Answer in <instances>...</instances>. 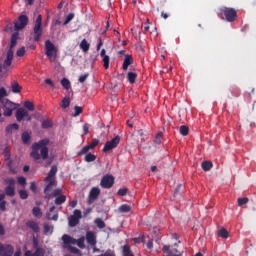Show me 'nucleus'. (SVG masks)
Returning a JSON list of instances; mask_svg holds the SVG:
<instances>
[{
    "label": "nucleus",
    "mask_w": 256,
    "mask_h": 256,
    "mask_svg": "<svg viewBox=\"0 0 256 256\" xmlns=\"http://www.w3.org/2000/svg\"><path fill=\"white\" fill-rule=\"evenodd\" d=\"M47 145H49V139L47 138L34 143L32 145V152L30 154V157H32V159H34L35 161H39L41 157L44 161L49 159V148H47Z\"/></svg>",
    "instance_id": "f257e3e1"
},
{
    "label": "nucleus",
    "mask_w": 256,
    "mask_h": 256,
    "mask_svg": "<svg viewBox=\"0 0 256 256\" xmlns=\"http://www.w3.org/2000/svg\"><path fill=\"white\" fill-rule=\"evenodd\" d=\"M55 175H57V166L54 165L51 167L48 175L44 179L45 183H48L44 189V193L46 195L45 199H51V194H49V191H51L52 187H57V180L55 179Z\"/></svg>",
    "instance_id": "f03ea898"
},
{
    "label": "nucleus",
    "mask_w": 256,
    "mask_h": 256,
    "mask_svg": "<svg viewBox=\"0 0 256 256\" xmlns=\"http://www.w3.org/2000/svg\"><path fill=\"white\" fill-rule=\"evenodd\" d=\"M17 39H19V32H15L11 36L10 48L7 52L6 59L4 60V63L2 66L3 69H8V67H11V63H13V55H14L13 48L15 47V45H17Z\"/></svg>",
    "instance_id": "7ed1b4c3"
},
{
    "label": "nucleus",
    "mask_w": 256,
    "mask_h": 256,
    "mask_svg": "<svg viewBox=\"0 0 256 256\" xmlns=\"http://www.w3.org/2000/svg\"><path fill=\"white\" fill-rule=\"evenodd\" d=\"M219 15L224 21L228 23H233L237 19V10L235 8L222 7L220 8Z\"/></svg>",
    "instance_id": "20e7f679"
},
{
    "label": "nucleus",
    "mask_w": 256,
    "mask_h": 256,
    "mask_svg": "<svg viewBox=\"0 0 256 256\" xmlns=\"http://www.w3.org/2000/svg\"><path fill=\"white\" fill-rule=\"evenodd\" d=\"M45 55L50 63L57 61V47H55V44L51 40L45 41Z\"/></svg>",
    "instance_id": "39448f33"
},
{
    "label": "nucleus",
    "mask_w": 256,
    "mask_h": 256,
    "mask_svg": "<svg viewBox=\"0 0 256 256\" xmlns=\"http://www.w3.org/2000/svg\"><path fill=\"white\" fill-rule=\"evenodd\" d=\"M179 243H174L173 245H164L162 251L164 256H183V249L179 248Z\"/></svg>",
    "instance_id": "423d86ee"
},
{
    "label": "nucleus",
    "mask_w": 256,
    "mask_h": 256,
    "mask_svg": "<svg viewBox=\"0 0 256 256\" xmlns=\"http://www.w3.org/2000/svg\"><path fill=\"white\" fill-rule=\"evenodd\" d=\"M62 241L65 245H77L80 249H85V236H82L77 240L69 236V234H64L62 236Z\"/></svg>",
    "instance_id": "0eeeda50"
},
{
    "label": "nucleus",
    "mask_w": 256,
    "mask_h": 256,
    "mask_svg": "<svg viewBox=\"0 0 256 256\" xmlns=\"http://www.w3.org/2000/svg\"><path fill=\"white\" fill-rule=\"evenodd\" d=\"M42 25H43V17L41 15H38L33 28V39L36 42H39L41 40V35H43Z\"/></svg>",
    "instance_id": "6e6552de"
},
{
    "label": "nucleus",
    "mask_w": 256,
    "mask_h": 256,
    "mask_svg": "<svg viewBox=\"0 0 256 256\" xmlns=\"http://www.w3.org/2000/svg\"><path fill=\"white\" fill-rule=\"evenodd\" d=\"M119 143H121V136L117 135L112 140L107 141L102 149L103 153H109V151H113V149H117L119 147Z\"/></svg>",
    "instance_id": "1a4fd4ad"
},
{
    "label": "nucleus",
    "mask_w": 256,
    "mask_h": 256,
    "mask_svg": "<svg viewBox=\"0 0 256 256\" xmlns=\"http://www.w3.org/2000/svg\"><path fill=\"white\" fill-rule=\"evenodd\" d=\"M29 25V17L27 15H20L18 20L14 22V31H23Z\"/></svg>",
    "instance_id": "9d476101"
},
{
    "label": "nucleus",
    "mask_w": 256,
    "mask_h": 256,
    "mask_svg": "<svg viewBox=\"0 0 256 256\" xmlns=\"http://www.w3.org/2000/svg\"><path fill=\"white\" fill-rule=\"evenodd\" d=\"M115 185V177L111 174H106L102 177L101 182H100V187L102 189H111Z\"/></svg>",
    "instance_id": "9b49d317"
},
{
    "label": "nucleus",
    "mask_w": 256,
    "mask_h": 256,
    "mask_svg": "<svg viewBox=\"0 0 256 256\" xmlns=\"http://www.w3.org/2000/svg\"><path fill=\"white\" fill-rule=\"evenodd\" d=\"M16 120L21 123L24 119L26 121H32L33 117L29 115V111H27L25 108H18L15 114Z\"/></svg>",
    "instance_id": "f8f14e48"
},
{
    "label": "nucleus",
    "mask_w": 256,
    "mask_h": 256,
    "mask_svg": "<svg viewBox=\"0 0 256 256\" xmlns=\"http://www.w3.org/2000/svg\"><path fill=\"white\" fill-rule=\"evenodd\" d=\"M15 248L11 244L0 243V256H13Z\"/></svg>",
    "instance_id": "ddd939ff"
},
{
    "label": "nucleus",
    "mask_w": 256,
    "mask_h": 256,
    "mask_svg": "<svg viewBox=\"0 0 256 256\" xmlns=\"http://www.w3.org/2000/svg\"><path fill=\"white\" fill-rule=\"evenodd\" d=\"M99 195H101V189L94 187L91 189L88 197V203L89 205L95 203L97 199H99Z\"/></svg>",
    "instance_id": "4468645a"
},
{
    "label": "nucleus",
    "mask_w": 256,
    "mask_h": 256,
    "mask_svg": "<svg viewBox=\"0 0 256 256\" xmlns=\"http://www.w3.org/2000/svg\"><path fill=\"white\" fill-rule=\"evenodd\" d=\"M86 241L88 245L91 247H95L97 245V235H95V232L93 231H87L86 232Z\"/></svg>",
    "instance_id": "2eb2a0df"
},
{
    "label": "nucleus",
    "mask_w": 256,
    "mask_h": 256,
    "mask_svg": "<svg viewBox=\"0 0 256 256\" xmlns=\"http://www.w3.org/2000/svg\"><path fill=\"white\" fill-rule=\"evenodd\" d=\"M129 65H133V57L131 55H125L122 69L127 71V69H129Z\"/></svg>",
    "instance_id": "dca6fc26"
},
{
    "label": "nucleus",
    "mask_w": 256,
    "mask_h": 256,
    "mask_svg": "<svg viewBox=\"0 0 256 256\" xmlns=\"http://www.w3.org/2000/svg\"><path fill=\"white\" fill-rule=\"evenodd\" d=\"M13 131H19V124L13 123L6 126V129H5L6 135H12Z\"/></svg>",
    "instance_id": "f3484780"
},
{
    "label": "nucleus",
    "mask_w": 256,
    "mask_h": 256,
    "mask_svg": "<svg viewBox=\"0 0 256 256\" xmlns=\"http://www.w3.org/2000/svg\"><path fill=\"white\" fill-rule=\"evenodd\" d=\"M71 245L72 244H65L63 242L62 247H63V249H68V251H70V253H73L74 255H79V253H81V250H79L77 247H73Z\"/></svg>",
    "instance_id": "a211bd4d"
},
{
    "label": "nucleus",
    "mask_w": 256,
    "mask_h": 256,
    "mask_svg": "<svg viewBox=\"0 0 256 256\" xmlns=\"http://www.w3.org/2000/svg\"><path fill=\"white\" fill-rule=\"evenodd\" d=\"M26 226L29 227V229H32L34 233H39V224L33 220H30L26 222Z\"/></svg>",
    "instance_id": "6ab92c4d"
},
{
    "label": "nucleus",
    "mask_w": 256,
    "mask_h": 256,
    "mask_svg": "<svg viewBox=\"0 0 256 256\" xmlns=\"http://www.w3.org/2000/svg\"><path fill=\"white\" fill-rule=\"evenodd\" d=\"M21 139L24 145H29L30 141H31V133L29 132H23L21 135Z\"/></svg>",
    "instance_id": "aec40b11"
},
{
    "label": "nucleus",
    "mask_w": 256,
    "mask_h": 256,
    "mask_svg": "<svg viewBox=\"0 0 256 256\" xmlns=\"http://www.w3.org/2000/svg\"><path fill=\"white\" fill-rule=\"evenodd\" d=\"M2 105L5 107V109H15V103L11 102L9 99L2 100Z\"/></svg>",
    "instance_id": "412c9836"
},
{
    "label": "nucleus",
    "mask_w": 256,
    "mask_h": 256,
    "mask_svg": "<svg viewBox=\"0 0 256 256\" xmlns=\"http://www.w3.org/2000/svg\"><path fill=\"white\" fill-rule=\"evenodd\" d=\"M137 73L135 72H128L127 74V80L130 83V85H133V83H135V81H137Z\"/></svg>",
    "instance_id": "4be33fe9"
},
{
    "label": "nucleus",
    "mask_w": 256,
    "mask_h": 256,
    "mask_svg": "<svg viewBox=\"0 0 256 256\" xmlns=\"http://www.w3.org/2000/svg\"><path fill=\"white\" fill-rule=\"evenodd\" d=\"M201 167H202L203 171H211V169H213V162L204 161V162H202Z\"/></svg>",
    "instance_id": "5701e85b"
},
{
    "label": "nucleus",
    "mask_w": 256,
    "mask_h": 256,
    "mask_svg": "<svg viewBox=\"0 0 256 256\" xmlns=\"http://www.w3.org/2000/svg\"><path fill=\"white\" fill-rule=\"evenodd\" d=\"M4 195H7V197H15V187L6 186Z\"/></svg>",
    "instance_id": "b1692460"
},
{
    "label": "nucleus",
    "mask_w": 256,
    "mask_h": 256,
    "mask_svg": "<svg viewBox=\"0 0 256 256\" xmlns=\"http://www.w3.org/2000/svg\"><path fill=\"white\" fill-rule=\"evenodd\" d=\"M65 201H67V196L62 194L60 196H56L54 203H55V205H63V203H65Z\"/></svg>",
    "instance_id": "393cba45"
},
{
    "label": "nucleus",
    "mask_w": 256,
    "mask_h": 256,
    "mask_svg": "<svg viewBox=\"0 0 256 256\" xmlns=\"http://www.w3.org/2000/svg\"><path fill=\"white\" fill-rule=\"evenodd\" d=\"M3 155L5 161H9V159H11V148L9 146H5L3 149Z\"/></svg>",
    "instance_id": "a878e982"
},
{
    "label": "nucleus",
    "mask_w": 256,
    "mask_h": 256,
    "mask_svg": "<svg viewBox=\"0 0 256 256\" xmlns=\"http://www.w3.org/2000/svg\"><path fill=\"white\" fill-rule=\"evenodd\" d=\"M218 237H221L222 239H229V231L225 228L220 229L218 231Z\"/></svg>",
    "instance_id": "bb28decb"
},
{
    "label": "nucleus",
    "mask_w": 256,
    "mask_h": 256,
    "mask_svg": "<svg viewBox=\"0 0 256 256\" xmlns=\"http://www.w3.org/2000/svg\"><path fill=\"white\" fill-rule=\"evenodd\" d=\"M89 47L90 45L87 43V40L83 39L80 43V49H82L84 53H87V51H89Z\"/></svg>",
    "instance_id": "cd10ccee"
},
{
    "label": "nucleus",
    "mask_w": 256,
    "mask_h": 256,
    "mask_svg": "<svg viewBox=\"0 0 256 256\" xmlns=\"http://www.w3.org/2000/svg\"><path fill=\"white\" fill-rule=\"evenodd\" d=\"M79 225V218H76L75 216H71L69 218V227H77Z\"/></svg>",
    "instance_id": "c85d7f7f"
},
{
    "label": "nucleus",
    "mask_w": 256,
    "mask_h": 256,
    "mask_svg": "<svg viewBox=\"0 0 256 256\" xmlns=\"http://www.w3.org/2000/svg\"><path fill=\"white\" fill-rule=\"evenodd\" d=\"M32 214L34 217H38V219H40V217H43V212H41V208L39 207H34L32 209Z\"/></svg>",
    "instance_id": "c756f323"
},
{
    "label": "nucleus",
    "mask_w": 256,
    "mask_h": 256,
    "mask_svg": "<svg viewBox=\"0 0 256 256\" xmlns=\"http://www.w3.org/2000/svg\"><path fill=\"white\" fill-rule=\"evenodd\" d=\"M12 93H21V86L19 85V82L14 81L12 83Z\"/></svg>",
    "instance_id": "7c9ffc66"
},
{
    "label": "nucleus",
    "mask_w": 256,
    "mask_h": 256,
    "mask_svg": "<svg viewBox=\"0 0 256 256\" xmlns=\"http://www.w3.org/2000/svg\"><path fill=\"white\" fill-rule=\"evenodd\" d=\"M51 127H53V122H51V120H42V129H51Z\"/></svg>",
    "instance_id": "2f4dec72"
},
{
    "label": "nucleus",
    "mask_w": 256,
    "mask_h": 256,
    "mask_svg": "<svg viewBox=\"0 0 256 256\" xmlns=\"http://www.w3.org/2000/svg\"><path fill=\"white\" fill-rule=\"evenodd\" d=\"M97 159V156L91 153H88L85 158L84 161H86V163H93V161H95Z\"/></svg>",
    "instance_id": "473e14b6"
},
{
    "label": "nucleus",
    "mask_w": 256,
    "mask_h": 256,
    "mask_svg": "<svg viewBox=\"0 0 256 256\" xmlns=\"http://www.w3.org/2000/svg\"><path fill=\"white\" fill-rule=\"evenodd\" d=\"M180 135L187 137L189 135V127L185 125L180 126Z\"/></svg>",
    "instance_id": "72a5a7b5"
},
{
    "label": "nucleus",
    "mask_w": 256,
    "mask_h": 256,
    "mask_svg": "<svg viewBox=\"0 0 256 256\" xmlns=\"http://www.w3.org/2000/svg\"><path fill=\"white\" fill-rule=\"evenodd\" d=\"M95 225L98 227V229H105V221L101 218H97L94 221Z\"/></svg>",
    "instance_id": "f704fd0d"
},
{
    "label": "nucleus",
    "mask_w": 256,
    "mask_h": 256,
    "mask_svg": "<svg viewBox=\"0 0 256 256\" xmlns=\"http://www.w3.org/2000/svg\"><path fill=\"white\" fill-rule=\"evenodd\" d=\"M118 211L120 213H129V211H131V206L127 205V204H123L119 207Z\"/></svg>",
    "instance_id": "c9c22d12"
},
{
    "label": "nucleus",
    "mask_w": 256,
    "mask_h": 256,
    "mask_svg": "<svg viewBox=\"0 0 256 256\" xmlns=\"http://www.w3.org/2000/svg\"><path fill=\"white\" fill-rule=\"evenodd\" d=\"M61 85L62 87H64V89H67V90L71 89V82L67 78H63L61 80Z\"/></svg>",
    "instance_id": "e433bc0d"
},
{
    "label": "nucleus",
    "mask_w": 256,
    "mask_h": 256,
    "mask_svg": "<svg viewBox=\"0 0 256 256\" xmlns=\"http://www.w3.org/2000/svg\"><path fill=\"white\" fill-rule=\"evenodd\" d=\"M25 109H28V111H35V104L31 101H25L24 102Z\"/></svg>",
    "instance_id": "4c0bfd02"
},
{
    "label": "nucleus",
    "mask_w": 256,
    "mask_h": 256,
    "mask_svg": "<svg viewBox=\"0 0 256 256\" xmlns=\"http://www.w3.org/2000/svg\"><path fill=\"white\" fill-rule=\"evenodd\" d=\"M69 105H71V99L69 97L63 98L62 104H61L62 109H67Z\"/></svg>",
    "instance_id": "58836bf2"
},
{
    "label": "nucleus",
    "mask_w": 256,
    "mask_h": 256,
    "mask_svg": "<svg viewBox=\"0 0 256 256\" xmlns=\"http://www.w3.org/2000/svg\"><path fill=\"white\" fill-rule=\"evenodd\" d=\"M89 151H91V148L89 147V145H86L77 153V155L81 157V155H87Z\"/></svg>",
    "instance_id": "ea45409f"
},
{
    "label": "nucleus",
    "mask_w": 256,
    "mask_h": 256,
    "mask_svg": "<svg viewBox=\"0 0 256 256\" xmlns=\"http://www.w3.org/2000/svg\"><path fill=\"white\" fill-rule=\"evenodd\" d=\"M7 95H9L7 93V90L4 87L0 88V103L2 101H5V99H7V98H5V97H7Z\"/></svg>",
    "instance_id": "a19ab883"
},
{
    "label": "nucleus",
    "mask_w": 256,
    "mask_h": 256,
    "mask_svg": "<svg viewBox=\"0 0 256 256\" xmlns=\"http://www.w3.org/2000/svg\"><path fill=\"white\" fill-rule=\"evenodd\" d=\"M163 139V132H158L157 134H156V137H155V139H154V143L156 144V145H161V140Z\"/></svg>",
    "instance_id": "79ce46f5"
},
{
    "label": "nucleus",
    "mask_w": 256,
    "mask_h": 256,
    "mask_svg": "<svg viewBox=\"0 0 256 256\" xmlns=\"http://www.w3.org/2000/svg\"><path fill=\"white\" fill-rule=\"evenodd\" d=\"M74 18H75V14L69 13V14L66 16V19H65L63 25H69V23H71V21H73Z\"/></svg>",
    "instance_id": "37998d69"
},
{
    "label": "nucleus",
    "mask_w": 256,
    "mask_h": 256,
    "mask_svg": "<svg viewBox=\"0 0 256 256\" xmlns=\"http://www.w3.org/2000/svg\"><path fill=\"white\" fill-rule=\"evenodd\" d=\"M249 203V198L244 197V198H238V206L243 207V205H247Z\"/></svg>",
    "instance_id": "c03bdc74"
},
{
    "label": "nucleus",
    "mask_w": 256,
    "mask_h": 256,
    "mask_svg": "<svg viewBox=\"0 0 256 256\" xmlns=\"http://www.w3.org/2000/svg\"><path fill=\"white\" fill-rule=\"evenodd\" d=\"M20 199H28L29 198V193L26 190H19L18 191Z\"/></svg>",
    "instance_id": "a18cd8bd"
},
{
    "label": "nucleus",
    "mask_w": 256,
    "mask_h": 256,
    "mask_svg": "<svg viewBox=\"0 0 256 256\" xmlns=\"http://www.w3.org/2000/svg\"><path fill=\"white\" fill-rule=\"evenodd\" d=\"M4 183H6L8 187H15V178H6Z\"/></svg>",
    "instance_id": "49530a36"
},
{
    "label": "nucleus",
    "mask_w": 256,
    "mask_h": 256,
    "mask_svg": "<svg viewBox=\"0 0 256 256\" xmlns=\"http://www.w3.org/2000/svg\"><path fill=\"white\" fill-rule=\"evenodd\" d=\"M75 113L73 114V117H79L83 113V108L80 106H75L74 107Z\"/></svg>",
    "instance_id": "de8ad7c7"
},
{
    "label": "nucleus",
    "mask_w": 256,
    "mask_h": 256,
    "mask_svg": "<svg viewBox=\"0 0 256 256\" xmlns=\"http://www.w3.org/2000/svg\"><path fill=\"white\" fill-rule=\"evenodd\" d=\"M32 256H45V250L43 248H36Z\"/></svg>",
    "instance_id": "09e8293b"
},
{
    "label": "nucleus",
    "mask_w": 256,
    "mask_h": 256,
    "mask_svg": "<svg viewBox=\"0 0 256 256\" xmlns=\"http://www.w3.org/2000/svg\"><path fill=\"white\" fill-rule=\"evenodd\" d=\"M18 184L25 187L27 185V178L23 176L18 177Z\"/></svg>",
    "instance_id": "8fccbe9b"
},
{
    "label": "nucleus",
    "mask_w": 256,
    "mask_h": 256,
    "mask_svg": "<svg viewBox=\"0 0 256 256\" xmlns=\"http://www.w3.org/2000/svg\"><path fill=\"white\" fill-rule=\"evenodd\" d=\"M102 61L104 63V69H109V61H110L109 55L103 56Z\"/></svg>",
    "instance_id": "3c124183"
},
{
    "label": "nucleus",
    "mask_w": 256,
    "mask_h": 256,
    "mask_svg": "<svg viewBox=\"0 0 256 256\" xmlns=\"http://www.w3.org/2000/svg\"><path fill=\"white\" fill-rule=\"evenodd\" d=\"M123 256H134L133 253H131V249L129 248V246H124Z\"/></svg>",
    "instance_id": "603ef678"
},
{
    "label": "nucleus",
    "mask_w": 256,
    "mask_h": 256,
    "mask_svg": "<svg viewBox=\"0 0 256 256\" xmlns=\"http://www.w3.org/2000/svg\"><path fill=\"white\" fill-rule=\"evenodd\" d=\"M97 145H99V139H93L92 142L90 144H88V147L91 149H94L95 147H97Z\"/></svg>",
    "instance_id": "864d4df0"
},
{
    "label": "nucleus",
    "mask_w": 256,
    "mask_h": 256,
    "mask_svg": "<svg viewBox=\"0 0 256 256\" xmlns=\"http://www.w3.org/2000/svg\"><path fill=\"white\" fill-rule=\"evenodd\" d=\"M128 191H129V189H127V188H121L118 190L117 193L120 197H125V195H127Z\"/></svg>",
    "instance_id": "5fc2aeb1"
},
{
    "label": "nucleus",
    "mask_w": 256,
    "mask_h": 256,
    "mask_svg": "<svg viewBox=\"0 0 256 256\" xmlns=\"http://www.w3.org/2000/svg\"><path fill=\"white\" fill-rule=\"evenodd\" d=\"M87 77H89V73H85L79 76V83H85V81H87Z\"/></svg>",
    "instance_id": "6e6d98bb"
},
{
    "label": "nucleus",
    "mask_w": 256,
    "mask_h": 256,
    "mask_svg": "<svg viewBox=\"0 0 256 256\" xmlns=\"http://www.w3.org/2000/svg\"><path fill=\"white\" fill-rule=\"evenodd\" d=\"M46 218H47L49 221H57V219H59V215L55 214L53 217H51V213H47V214H46Z\"/></svg>",
    "instance_id": "4d7b16f0"
},
{
    "label": "nucleus",
    "mask_w": 256,
    "mask_h": 256,
    "mask_svg": "<svg viewBox=\"0 0 256 256\" xmlns=\"http://www.w3.org/2000/svg\"><path fill=\"white\" fill-rule=\"evenodd\" d=\"M16 55L17 57H23V55H25V47L22 46L21 48H19L16 52Z\"/></svg>",
    "instance_id": "13d9d810"
},
{
    "label": "nucleus",
    "mask_w": 256,
    "mask_h": 256,
    "mask_svg": "<svg viewBox=\"0 0 256 256\" xmlns=\"http://www.w3.org/2000/svg\"><path fill=\"white\" fill-rule=\"evenodd\" d=\"M72 217L81 219V217H83V215L81 214V210H79V209L74 210Z\"/></svg>",
    "instance_id": "bf43d9fd"
},
{
    "label": "nucleus",
    "mask_w": 256,
    "mask_h": 256,
    "mask_svg": "<svg viewBox=\"0 0 256 256\" xmlns=\"http://www.w3.org/2000/svg\"><path fill=\"white\" fill-rule=\"evenodd\" d=\"M3 115L4 117H11V115H13V109L6 108Z\"/></svg>",
    "instance_id": "052dcab7"
},
{
    "label": "nucleus",
    "mask_w": 256,
    "mask_h": 256,
    "mask_svg": "<svg viewBox=\"0 0 256 256\" xmlns=\"http://www.w3.org/2000/svg\"><path fill=\"white\" fill-rule=\"evenodd\" d=\"M7 201L3 200L0 202V211H7Z\"/></svg>",
    "instance_id": "680f3d73"
},
{
    "label": "nucleus",
    "mask_w": 256,
    "mask_h": 256,
    "mask_svg": "<svg viewBox=\"0 0 256 256\" xmlns=\"http://www.w3.org/2000/svg\"><path fill=\"white\" fill-rule=\"evenodd\" d=\"M45 83H46V85H50V87H51L52 89H55V83H53V80L47 78V79L45 80Z\"/></svg>",
    "instance_id": "e2e57ef3"
},
{
    "label": "nucleus",
    "mask_w": 256,
    "mask_h": 256,
    "mask_svg": "<svg viewBox=\"0 0 256 256\" xmlns=\"http://www.w3.org/2000/svg\"><path fill=\"white\" fill-rule=\"evenodd\" d=\"M30 190H32L33 193H37V184H35V182L30 183Z\"/></svg>",
    "instance_id": "0e129e2a"
},
{
    "label": "nucleus",
    "mask_w": 256,
    "mask_h": 256,
    "mask_svg": "<svg viewBox=\"0 0 256 256\" xmlns=\"http://www.w3.org/2000/svg\"><path fill=\"white\" fill-rule=\"evenodd\" d=\"M133 241L134 243H137V244L143 243V241H145V237L142 236V237L134 238Z\"/></svg>",
    "instance_id": "69168bd1"
},
{
    "label": "nucleus",
    "mask_w": 256,
    "mask_h": 256,
    "mask_svg": "<svg viewBox=\"0 0 256 256\" xmlns=\"http://www.w3.org/2000/svg\"><path fill=\"white\" fill-rule=\"evenodd\" d=\"M62 191H61V189H59V188H57V189H55L54 191H53V195H54V197H59V196H61L62 194Z\"/></svg>",
    "instance_id": "338daca9"
},
{
    "label": "nucleus",
    "mask_w": 256,
    "mask_h": 256,
    "mask_svg": "<svg viewBox=\"0 0 256 256\" xmlns=\"http://www.w3.org/2000/svg\"><path fill=\"white\" fill-rule=\"evenodd\" d=\"M51 231V226L49 224H44V233L47 235Z\"/></svg>",
    "instance_id": "774afa93"
}]
</instances>
